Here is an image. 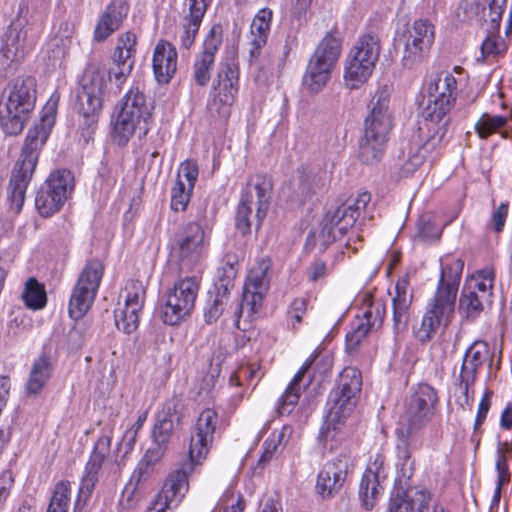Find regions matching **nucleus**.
Instances as JSON below:
<instances>
[{
  "instance_id": "obj_34",
  "label": "nucleus",
  "mask_w": 512,
  "mask_h": 512,
  "mask_svg": "<svg viewBox=\"0 0 512 512\" xmlns=\"http://www.w3.org/2000/svg\"><path fill=\"white\" fill-rule=\"evenodd\" d=\"M430 501L426 490L395 489L391 492L387 512H423Z\"/></svg>"
},
{
  "instance_id": "obj_16",
  "label": "nucleus",
  "mask_w": 512,
  "mask_h": 512,
  "mask_svg": "<svg viewBox=\"0 0 512 512\" xmlns=\"http://www.w3.org/2000/svg\"><path fill=\"white\" fill-rule=\"evenodd\" d=\"M434 38V26L429 20H415L400 37V41L404 43L403 66L412 68L420 63L430 51Z\"/></svg>"
},
{
  "instance_id": "obj_31",
  "label": "nucleus",
  "mask_w": 512,
  "mask_h": 512,
  "mask_svg": "<svg viewBox=\"0 0 512 512\" xmlns=\"http://www.w3.org/2000/svg\"><path fill=\"white\" fill-rule=\"evenodd\" d=\"M298 189L293 193L291 200L304 204L313 195L322 193L327 189L328 176L322 169L298 168Z\"/></svg>"
},
{
  "instance_id": "obj_30",
  "label": "nucleus",
  "mask_w": 512,
  "mask_h": 512,
  "mask_svg": "<svg viewBox=\"0 0 512 512\" xmlns=\"http://www.w3.org/2000/svg\"><path fill=\"white\" fill-rule=\"evenodd\" d=\"M214 90L221 104L230 107L234 103L239 91V68L234 60L219 64Z\"/></svg>"
},
{
  "instance_id": "obj_55",
  "label": "nucleus",
  "mask_w": 512,
  "mask_h": 512,
  "mask_svg": "<svg viewBox=\"0 0 512 512\" xmlns=\"http://www.w3.org/2000/svg\"><path fill=\"white\" fill-rule=\"evenodd\" d=\"M71 487L69 482L61 481L56 484L47 512H68Z\"/></svg>"
},
{
  "instance_id": "obj_4",
  "label": "nucleus",
  "mask_w": 512,
  "mask_h": 512,
  "mask_svg": "<svg viewBox=\"0 0 512 512\" xmlns=\"http://www.w3.org/2000/svg\"><path fill=\"white\" fill-rule=\"evenodd\" d=\"M36 104V80L18 77L10 82L0 100V126L9 136L20 134Z\"/></svg>"
},
{
  "instance_id": "obj_51",
  "label": "nucleus",
  "mask_w": 512,
  "mask_h": 512,
  "mask_svg": "<svg viewBox=\"0 0 512 512\" xmlns=\"http://www.w3.org/2000/svg\"><path fill=\"white\" fill-rule=\"evenodd\" d=\"M508 119L502 115H490L484 113L475 124V131L481 139H487L489 136L504 127Z\"/></svg>"
},
{
  "instance_id": "obj_6",
  "label": "nucleus",
  "mask_w": 512,
  "mask_h": 512,
  "mask_svg": "<svg viewBox=\"0 0 512 512\" xmlns=\"http://www.w3.org/2000/svg\"><path fill=\"white\" fill-rule=\"evenodd\" d=\"M273 189L272 180L267 175H256L247 184L246 190L242 193L235 216L236 229L247 235L251 232L253 221L251 219L253 207H256L255 228L258 229L266 217L269 208L271 193Z\"/></svg>"
},
{
  "instance_id": "obj_8",
  "label": "nucleus",
  "mask_w": 512,
  "mask_h": 512,
  "mask_svg": "<svg viewBox=\"0 0 512 512\" xmlns=\"http://www.w3.org/2000/svg\"><path fill=\"white\" fill-rule=\"evenodd\" d=\"M342 38L337 30L328 32L311 56L303 77V86L318 93L327 84L341 53Z\"/></svg>"
},
{
  "instance_id": "obj_53",
  "label": "nucleus",
  "mask_w": 512,
  "mask_h": 512,
  "mask_svg": "<svg viewBox=\"0 0 512 512\" xmlns=\"http://www.w3.org/2000/svg\"><path fill=\"white\" fill-rule=\"evenodd\" d=\"M111 438L109 436H101L95 443L85 469L91 472L99 473L102 464L110 452Z\"/></svg>"
},
{
  "instance_id": "obj_12",
  "label": "nucleus",
  "mask_w": 512,
  "mask_h": 512,
  "mask_svg": "<svg viewBox=\"0 0 512 512\" xmlns=\"http://www.w3.org/2000/svg\"><path fill=\"white\" fill-rule=\"evenodd\" d=\"M199 281L195 276L186 277L174 283L165 294L161 317L165 324L177 325L190 316L195 307Z\"/></svg>"
},
{
  "instance_id": "obj_59",
  "label": "nucleus",
  "mask_w": 512,
  "mask_h": 512,
  "mask_svg": "<svg viewBox=\"0 0 512 512\" xmlns=\"http://www.w3.org/2000/svg\"><path fill=\"white\" fill-rule=\"evenodd\" d=\"M192 189H186L185 184L181 179L176 181L175 186L172 188L171 193V208L174 211H184L190 200Z\"/></svg>"
},
{
  "instance_id": "obj_42",
  "label": "nucleus",
  "mask_w": 512,
  "mask_h": 512,
  "mask_svg": "<svg viewBox=\"0 0 512 512\" xmlns=\"http://www.w3.org/2000/svg\"><path fill=\"white\" fill-rule=\"evenodd\" d=\"M416 439L404 438V433L400 435L396 445V453L399 467V478L409 480L415 471L414 460L411 458L410 447L416 446Z\"/></svg>"
},
{
  "instance_id": "obj_35",
  "label": "nucleus",
  "mask_w": 512,
  "mask_h": 512,
  "mask_svg": "<svg viewBox=\"0 0 512 512\" xmlns=\"http://www.w3.org/2000/svg\"><path fill=\"white\" fill-rule=\"evenodd\" d=\"M212 0H187L188 13L183 18V32L180 36L181 46L189 49L196 38L203 17Z\"/></svg>"
},
{
  "instance_id": "obj_46",
  "label": "nucleus",
  "mask_w": 512,
  "mask_h": 512,
  "mask_svg": "<svg viewBox=\"0 0 512 512\" xmlns=\"http://www.w3.org/2000/svg\"><path fill=\"white\" fill-rule=\"evenodd\" d=\"M168 444L156 443L153 440L152 446L146 451L144 457L139 462L133 473V478L137 477L138 481L149 475L151 468L159 462L167 451Z\"/></svg>"
},
{
  "instance_id": "obj_14",
  "label": "nucleus",
  "mask_w": 512,
  "mask_h": 512,
  "mask_svg": "<svg viewBox=\"0 0 512 512\" xmlns=\"http://www.w3.org/2000/svg\"><path fill=\"white\" fill-rule=\"evenodd\" d=\"M104 266L98 259L88 261L72 291L68 313L75 320L81 319L90 309L99 288Z\"/></svg>"
},
{
  "instance_id": "obj_10",
  "label": "nucleus",
  "mask_w": 512,
  "mask_h": 512,
  "mask_svg": "<svg viewBox=\"0 0 512 512\" xmlns=\"http://www.w3.org/2000/svg\"><path fill=\"white\" fill-rule=\"evenodd\" d=\"M107 69L98 62H90L80 80L76 109L79 115H99L106 95L113 94L108 89Z\"/></svg>"
},
{
  "instance_id": "obj_9",
  "label": "nucleus",
  "mask_w": 512,
  "mask_h": 512,
  "mask_svg": "<svg viewBox=\"0 0 512 512\" xmlns=\"http://www.w3.org/2000/svg\"><path fill=\"white\" fill-rule=\"evenodd\" d=\"M380 52V38L376 33L370 31L360 36L347 58L344 74L347 87L356 89L369 79Z\"/></svg>"
},
{
  "instance_id": "obj_43",
  "label": "nucleus",
  "mask_w": 512,
  "mask_h": 512,
  "mask_svg": "<svg viewBox=\"0 0 512 512\" xmlns=\"http://www.w3.org/2000/svg\"><path fill=\"white\" fill-rule=\"evenodd\" d=\"M512 454V445L508 442H499L497 446V460H496V470H497V485L494 494V500L498 501L500 499L501 488L504 484L510 481V472L508 469V460Z\"/></svg>"
},
{
  "instance_id": "obj_7",
  "label": "nucleus",
  "mask_w": 512,
  "mask_h": 512,
  "mask_svg": "<svg viewBox=\"0 0 512 512\" xmlns=\"http://www.w3.org/2000/svg\"><path fill=\"white\" fill-rule=\"evenodd\" d=\"M151 109L146 97L137 87L131 88L124 97V102L116 120L113 132L119 145H125L130 137L138 131L139 137L150 130Z\"/></svg>"
},
{
  "instance_id": "obj_62",
  "label": "nucleus",
  "mask_w": 512,
  "mask_h": 512,
  "mask_svg": "<svg viewBox=\"0 0 512 512\" xmlns=\"http://www.w3.org/2000/svg\"><path fill=\"white\" fill-rule=\"evenodd\" d=\"M483 273L485 274L483 276V281L476 282L473 287L471 286V288L478 292L479 297L485 299L486 302L491 303L494 274L491 271Z\"/></svg>"
},
{
  "instance_id": "obj_36",
  "label": "nucleus",
  "mask_w": 512,
  "mask_h": 512,
  "mask_svg": "<svg viewBox=\"0 0 512 512\" xmlns=\"http://www.w3.org/2000/svg\"><path fill=\"white\" fill-rule=\"evenodd\" d=\"M463 267L464 263L461 259H453L450 263H444L436 294L455 302Z\"/></svg>"
},
{
  "instance_id": "obj_57",
  "label": "nucleus",
  "mask_w": 512,
  "mask_h": 512,
  "mask_svg": "<svg viewBox=\"0 0 512 512\" xmlns=\"http://www.w3.org/2000/svg\"><path fill=\"white\" fill-rule=\"evenodd\" d=\"M98 481V473L91 472L85 469V474L82 477L77 499L74 503L73 512H82L87 500L90 498L95 484Z\"/></svg>"
},
{
  "instance_id": "obj_15",
  "label": "nucleus",
  "mask_w": 512,
  "mask_h": 512,
  "mask_svg": "<svg viewBox=\"0 0 512 512\" xmlns=\"http://www.w3.org/2000/svg\"><path fill=\"white\" fill-rule=\"evenodd\" d=\"M332 368V359L329 356H323L319 352H314L303 364L293 380L290 382L277 404V413L279 415L290 414L299 401L301 394L300 382L308 374L307 385L316 375H325Z\"/></svg>"
},
{
  "instance_id": "obj_52",
  "label": "nucleus",
  "mask_w": 512,
  "mask_h": 512,
  "mask_svg": "<svg viewBox=\"0 0 512 512\" xmlns=\"http://www.w3.org/2000/svg\"><path fill=\"white\" fill-rule=\"evenodd\" d=\"M124 305L141 311L146 298V288L139 280H131L124 289Z\"/></svg>"
},
{
  "instance_id": "obj_39",
  "label": "nucleus",
  "mask_w": 512,
  "mask_h": 512,
  "mask_svg": "<svg viewBox=\"0 0 512 512\" xmlns=\"http://www.w3.org/2000/svg\"><path fill=\"white\" fill-rule=\"evenodd\" d=\"M42 186L66 202L74 191L75 180L70 170L61 168L52 171Z\"/></svg>"
},
{
  "instance_id": "obj_26",
  "label": "nucleus",
  "mask_w": 512,
  "mask_h": 512,
  "mask_svg": "<svg viewBox=\"0 0 512 512\" xmlns=\"http://www.w3.org/2000/svg\"><path fill=\"white\" fill-rule=\"evenodd\" d=\"M221 33V27L214 25L205 38L202 52L195 59L193 79L201 87L206 86L210 81L215 54L222 43Z\"/></svg>"
},
{
  "instance_id": "obj_1",
  "label": "nucleus",
  "mask_w": 512,
  "mask_h": 512,
  "mask_svg": "<svg viewBox=\"0 0 512 512\" xmlns=\"http://www.w3.org/2000/svg\"><path fill=\"white\" fill-rule=\"evenodd\" d=\"M217 419V413L213 409H205L200 413L190 439L189 459L168 476L158 495L156 507L150 512H164L165 509L177 507L182 501L189 488V475L209 451Z\"/></svg>"
},
{
  "instance_id": "obj_63",
  "label": "nucleus",
  "mask_w": 512,
  "mask_h": 512,
  "mask_svg": "<svg viewBox=\"0 0 512 512\" xmlns=\"http://www.w3.org/2000/svg\"><path fill=\"white\" fill-rule=\"evenodd\" d=\"M14 485V477L10 470L4 471L0 475V512L4 509L11 489Z\"/></svg>"
},
{
  "instance_id": "obj_21",
  "label": "nucleus",
  "mask_w": 512,
  "mask_h": 512,
  "mask_svg": "<svg viewBox=\"0 0 512 512\" xmlns=\"http://www.w3.org/2000/svg\"><path fill=\"white\" fill-rule=\"evenodd\" d=\"M28 30L24 20L17 18L7 27L1 37L0 66L10 67L24 58L27 46Z\"/></svg>"
},
{
  "instance_id": "obj_64",
  "label": "nucleus",
  "mask_w": 512,
  "mask_h": 512,
  "mask_svg": "<svg viewBox=\"0 0 512 512\" xmlns=\"http://www.w3.org/2000/svg\"><path fill=\"white\" fill-rule=\"evenodd\" d=\"M181 174L188 182V187H190V189H193L199 174V168L197 163L192 160L184 161L180 166L178 179H180Z\"/></svg>"
},
{
  "instance_id": "obj_45",
  "label": "nucleus",
  "mask_w": 512,
  "mask_h": 512,
  "mask_svg": "<svg viewBox=\"0 0 512 512\" xmlns=\"http://www.w3.org/2000/svg\"><path fill=\"white\" fill-rule=\"evenodd\" d=\"M237 256L227 253L223 260L222 266L216 271V280L214 287L217 289H224L230 291L234 286V279L237 275Z\"/></svg>"
},
{
  "instance_id": "obj_60",
  "label": "nucleus",
  "mask_w": 512,
  "mask_h": 512,
  "mask_svg": "<svg viewBox=\"0 0 512 512\" xmlns=\"http://www.w3.org/2000/svg\"><path fill=\"white\" fill-rule=\"evenodd\" d=\"M369 332L370 330L359 322L357 326L346 335V351L349 354L356 352L360 343Z\"/></svg>"
},
{
  "instance_id": "obj_44",
  "label": "nucleus",
  "mask_w": 512,
  "mask_h": 512,
  "mask_svg": "<svg viewBox=\"0 0 512 512\" xmlns=\"http://www.w3.org/2000/svg\"><path fill=\"white\" fill-rule=\"evenodd\" d=\"M485 299L478 296V292L471 286H465L459 300V311L469 320L477 318L484 309Z\"/></svg>"
},
{
  "instance_id": "obj_13",
  "label": "nucleus",
  "mask_w": 512,
  "mask_h": 512,
  "mask_svg": "<svg viewBox=\"0 0 512 512\" xmlns=\"http://www.w3.org/2000/svg\"><path fill=\"white\" fill-rule=\"evenodd\" d=\"M438 397L436 391L428 384H420L410 396L402 423L405 426L404 438L416 439L415 434L423 429L432 419Z\"/></svg>"
},
{
  "instance_id": "obj_18",
  "label": "nucleus",
  "mask_w": 512,
  "mask_h": 512,
  "mask_svg": "<svg viewBox=\"0 0 512 512\" xmlns=\"http://www.w3.org/2000/svg\"><path fill=\"white\" fill-rule=\"evenodd\" d=\"M57 105L58 99H55L54 96L47 101L43 107L39 122L31 127L27 132L20 157L35 164L38 163L40 151L46 143L55 124Z\"/></svg>"
},
{
  "instance_id": "obj_33",
  "label": "nucleus",
  "mask_w": 512,
  "mask_h": 512,
  "mask_svg": "<svg viewBox=\"0 0 512 512\" xmlns=\"http://www.w3.org/2000/svg\"><path fill=\"white\" fill-rule=\"evenodd\" d=\"M129 12L127 0H113L101 14L94 31L97 41L106 40L119 29Z\"/></svg>"
},
{
  "instance_id": "obj_32",
  "label": "nucleus",
  "mask_w": 512,
  "mask_h": 512,
  "mask_svg": "<svg viewBox=\"0 0 512 512\" xmlns=\"http://www.w3.org/2000/svg\"><path fill=\"white\" fill-rule=\"evenodd\" d=\"M177 50L167 41L160 40L153 52L152 66L158 83L167 84L177 70Z\"/></svg>"
},
{
  "instance_id": "obj_25",
  "label": "nucleus",
  "mask_w": 512,
  "mask_h": 512,
  "mask_svg": "<svg viewBox=\"0 0 512 512\" xmlns=\"http://www.w3.org/2000/svg\"><path fill=\"white\" fill-rule=\"evenodd\" d=\"M454 308L455 302L435 294L433 303L423 316L421 326L416 332V337L421 342L432 339L442 323L446 326L451 321Z\"/></svg>"
},
{
  "instance_id": "obj_5",
  "label": "nucleus",
  "mask_w": 512,
  "mask_h": 512,
  "mask_svg": "<svg viewBox=\"0 0 512 512\" xmlns=\"http://www.w3.org/2000/svg\"><path fill=\"white\" fill-rule=\"evenodd\" d=\"M361 387L360 371L355 367H345L328 395L325 423L319 435L321 439L326 440L329 437V431L339 429L350 416L356 407Z\"/></svg>"
},
{
  "instance_id": "obj_48",
  "label": "nucleus",
  "mask_w": 512,
  "mask_h": 512,
  "mask_svg": "<svg viewBox=\"0 0 512 512\" xmlns=\"http://www.w3.org/2000/svg\"><path fill=\"white\" fill-rule=\"evenodd\" d=\"M386 316V304L381 299H375L370 302L363 313L361 324L368 330H377L382 327Z\"/></svg>"
},
{
  "instance_id": "obj_3",
  "label": "nucleus",
  "mask_w": 512,
  "mask_h": 512,
  "mask_svg": "<svg viewBox=\"0 0 512 512\" xmlns=\"http://www.w3.org/2000/svg\"><path fill=\"white\" fill-rule=\"evenodd\" d=\"M388 106L387 91H377L370 101V113L365 118L364 133L359 140L357 156L364 164H376L384 156L392 127Z\"/></svg>"
},
{
  "instance_id": "obj_2",
  "label": "nucleus",
  "mask_w": 512,
  "mask_h": 512,
  "mask_svg": "<svg viewBox=\"0 0 512 512\" xmlns=\"http://www.w3.org/2000/svg\"><path fill=\"white\" fill-rule=\"evenodd\" d=\"M457 95V80L446 73L444 77L437 75L432 78L425 88L426 103L421 109V129L433 132L435 142L445 138L450 125L449 113L455 105Z\"/></svg>"
},
{
  "instance_id": "obj_17",
  "label": "nucleus",
  "mask_w": 512,
  "mask_h": 512,
  "mask_svg": "<svg viewBox=\"0 0 512 512\" xmlns=\"http://www.w3.org/2000/svg\"><path fill=\"white\" fill-rule=\"evenodd\" d=\"M137 37L128 31L120 35L113 52V66L107 70V81L111 82V92L118 95L135 64Z\"/></svg>"
},
{
  "instance_id": "obj_41",
  "label": "nucleus",
  "mask_w": 512,
  "mask_h": 512,
  "mask_svg": "<svg viewBox=\"0 0 512 512\" xmlns=\"http://www.w3.org/2000/svg\"><path fill=\"white\" fill-rule=\"evenodd\" d=\"M229 302L230 291L226 290V288L217 289L213 287V289L208 292L207 303L204 309L205 322L208 324L214 323L228 306L233 308L234 305H229Z\"/></svg>"
},
{
  "instance_id": "obj_28",
  "label": "nucleus",
  "mask_w": 512,
  "mask_h": 512,
  "mask_svg": "<svg viewBox=\"0 0 512 512\" xmlns=\"http://www.w3.org/2000/svg\"><path fill=\"white\" fill-rule=\"evenodd\" d=\"M37 164L19 156L9 180V200L11 208L19 213L25 200L27 187L32 179Z\"/></svg>"
},
{
  "instance_id": "obj_47",
  "label": "nucleus",
  "mask_w": 512,
  "mask_h": 512,
  "mask_svg": "<svg viewBox=\"0 0 512 512\" xmlns=\"http://www.w3.org/2000/svg\"><path fill=\"white\" fill-rule=\"evenodd\" d=\"M65 202L56 197L47 188L42 185L38 189L35 197V207L39 214L45 218L58 212Z\"/></svg>"
},
{
  "instance_id": "obj_38",
  "label": "nucleus",
  "mask_w": 512,
  "mask_h": 512,
  "mask_svg": "<svg viewBox=\"0 0 512 512\" xmlns=\"http://www.w3.org/2000/svg\"><path fill=\"white\" fill-rule=\"evenodd\" d=\"M273 12L270 8H262L254 16L251 24L252 49L251 57H257L260 50L266 45L270 33Z\"/></svg>"
},
{
  "instance_id": "obj_27",
  "label": "nucleus",
  "mask_w": 512,
  "mask_h": 512,
  "mask_svg": "<svg viewBox=\"0 0 512 512\" xmlns=\"http://www.w3.org/2000/svg\"><path fill=\"white\" fill-rule=\"evenodd\" d=\"M183 417V403L180 399L172 397L168 399L161 411L157 414L156 422L152 430V438L156 443L168 444L175 428Z\"/></svg>"
},
{
  "instance_id": "obj_29",
  "label": "nucleus",
  "mask_w": 512,
  "mask_h": 512,
  "mask_svg": "<svg viewBox=\"0 0 512 512\" xmlns=\"http://www.w3.org/2000/svg\"><path fill=\"white\" fill-rule=\"evenodd\" d=\"M412 300L413 291H409L408 278L403 277L397 281L395 296L392 298V329L395 336L405 333L408 329Z\"/></svg>"
},
{
  "instance_id": "obj_11",
  "label": "nucleus",
  "mask_w": 512,
  "mask_h": 512,
  "mask_svg": "<svg viewBox=\"0 0 512 512\" xmlns=\"http://www.w3.org/2000/svg\"><path fill=\"white\" fill-rule=\"evenodd\" d=\"M370 201V193L364 191L359 193L353 202L343 203L335 210L327 211L322 219L319 233L323 245L336 241L352 228Z\"/></svg>"
},
{
  "instance_id": "obj_54",
  "label": "nucleus",
  "mask_w": 512,
  "mask_h": 512,
  "mask_svg": "<svg viewBox=\"0 0 512 512\" xmlns=\"http://www.w3.org/2000/svg\"><path fill=\"white\" fill-rule=\"evenodd\" d=\"M139 310L129 308L124 305L123 308H118L114 312L115 325L118 330L126 334L135 331L139 325Z\"/></svg>"
},
{
  "instance_id": "obj_40",
  "label": "nucleus",
  "mask_w": 512,
  "mask_h": 512,
  "mask_svg": "<svg viewBox=\"0 0 512 512\" xmlns=\"http://www.w3.org/2000/svg\"><path fill=\"white\" fill-rule=\"evenodd\" d=\"M381 490V479L378 478L377 471L372 467H367L359 487V498L366 510L374 508Z\"/></svg>"
},
{
  "instance_id": "obj_49",
  "label": "nucleus",
  "mask_w": 512,
  "mask_h": 512,
  "mask_svg": "<svg viewBox=\"0 0 512 512\" xmlns=\"http://www.w3.org/2000/svg\"><path fill=\"white\" fill-rule=\"evenodd\" d=\"M25 305L33 310L42 309L46 304V293L44 287L35 278H30L22 293Z\"/></svg>"
},
{
  "instance_id": "obj_24",
  "label": "nucleus",
  "mask_w": 512,
  "mask_h": 512,
  "mask_svg": "<svg viewBox=\"0 0 512 512\" xmlns=\"http://www.w3.org/2000/svg\"><path fill=\"white\" fill-rule=\"evenodd\" d=\"M432 136L433 132L421 129L419 126V141L410 143L407 153L404 151L402 152L403 159L400 167V174L402 177H409L413 175L424 163L428 154L443 145L445 138H441L439 141L434 143Z\"/></svg>"
},
{
  "instance_id": "obj_23",
  "label": "nucleus",
  "mask_w": 512,
  "mask_h": 512,
  "mask_svg": "<svg viewBox=\"0 0 512 512\" xmlns=\"http://www.w3.org/2000/svg\"><path fill=\"white\" fill-rule=\"evenodd\" d=\"M432 136L433 132L421 129L419 126V141L410 143L407 153L404 151L402 152L403 159L400 167V174L402 177H409L413 175L424 163L428 154L443 145L445 138H441L439 141L434 143Z\"/></svg>"
},
{
  "instance_id": "obj_58",
  "label": "nucleus",
  "mask_w": 512,
  "mask_h": 512,
  "mask_svg": "<svg viewBox=\"0 0 512 512\" xmlns=\"http://www.w3.org/2000/svg\"><path fill=\"white\" fill-rule=\"evenodd\" d=\"M488 12L484 10V21L489 25L490 32L498 31L502 20V15L506 8L507 0H486Z\"/></svg>"
},
{
  "instance_id": "obj_22",
  "label": "nucleus",
  "mask_w": 512,
  "mask_h": 512,
  "mask_svg": "<svg viewBox=\"0 0 512 512\" xmlns=\"http://www.w3.org/2000/svg\"><path fill=\"white\" fill-rule=\"evenodd\" d=\"M488 356L489 346L484 341H475L466 350L458 378L464 396V402L461 403V406H470L469 389L473 386L478 370Z\"/></svg>"
},
{
  "instance_id": "obj_19",
  "label": "nucleus",
  "mask_w": 512,
  "mask_h": 512,
  "mask_svg": "<svg viewBox=\"0 0 512 512\" xmlns=\"http://www.w3.org/2000/svg\"><path fill=\"white\" fill-rule=\"evenodd\" d=\"M207 250L205 232L197 222H189L175 234V251L182 265L193 266Z\"/></svg>"
},
{
  "instance_id": "obj_20",
  "label": "nucleus",
  "mask_w": 512,
  "mask_h": 512,
  "mask_svg": "<svg viewBox=\"0 0 512 512\" xmlns=\"http://www.w3.org/2000/svg\"><path fill=\"white\" fill-rule=\"evenodd\" d=\"M352 464L347 456L327 461L317 476L316 491L323 499L337 495L347 480Z\"/></svg>"
},
{
  "instance_id": "obj_61",
  "label": "nucleus",
  "mask_w": 512,
  "mask_h": 512,
  "mask_svg": "<svg viewBox=\"0 0 512 512\" xmlns=\"http://www.w3.org/2000/svg\"><path fill=\"white\" fill-rule=\"evenodd\" d=\"M79 116L82 118L79 123V132L82 139L87 144L91 139H93L94 132L97 128L99 115L89 114Z\"/></svg>"
},
{
  "instance_id": "obj_37",
  "label": "nucleus",
  "mask_w": 512,
  "mask_h": 512,
  "mask_svg": "<svg viewBox=\"0 0 512 512\" xmlns=\"http://www.w3.org/2000/svg\"><path fill=\"white\" fill-rule=\"evenodd\" d=\"M53 365L50 356L42 354L32 364L29 377L25 384V391L28 396H37L51 378Z\"/></svg>"
},
{
  "instance_id": "obj_50",
  "label": "nucleus",
  "mask_w": 512,
  "mask_h": 512,
  "mask_svg": "<svg viewBox=\"0 0 512 512\" xmlns=\"http://www.w3.org/2000/svg\"><path fill=\"white\" fill-rule=\"evenodd\" d=\"M270 260L262 259L254 267L251 268L245 288L261 289V291H267L269 287V279L267 272L270 269Z\"/></svg>"
},
{
  "instance_id": "obj_56",
  "label": "nucleus",
  "mask_w": 512,
  "mask_h": 512,
  "mask_svg": "<svg viewBox=\"0 0 512 512\" xmlns=\"http://www.w3.org/2000/svg\"><path fill=\"white\" fill-rule=\"evenodd\" d=\"M71 40L66 35H55L49 40L46 47V54L52 66L60 63L68 54Z\"/></svg>"
}]
</instances>
